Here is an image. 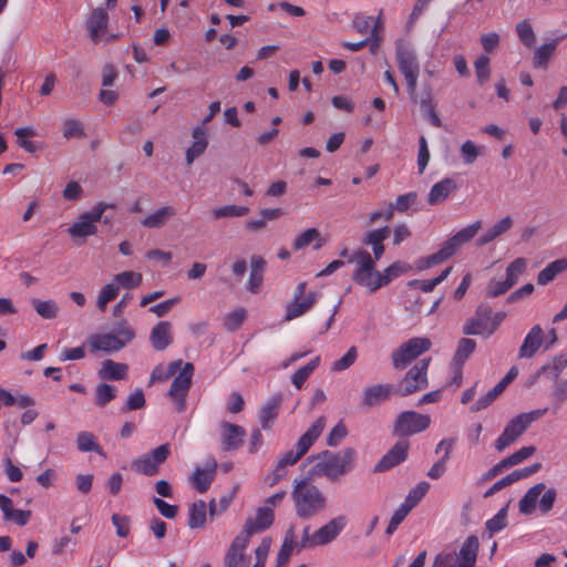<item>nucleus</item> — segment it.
Here are the masks:
<instances>
[{"instance_id":"f257e3e1","label":"nucleus","mask_w":567,"mask_h":567,"mask_svg":"<svg viewBox=\"0 0 567 567\" xmlns=\"http://www.w3.org/2000/svg\"><path fill=\"white\" fill-rule=\"evenodd\" d=\"M354 457L355 450L347 447L338 453L323 451L317 455L309 456L306 462L311 464L309 468L311 476H326L331 481H336L352 470Z\"/></svg>"},{"instance_id":"f03ea898","label":"nucleus","mask_w":567,"mask_h":567,"mask_svg":"<svg viewBox=\"0 0 567 567\" xmlns=\"http://www.w3.org/2000/svg\"><path fill=\"white\" fill-rule=\"evenodd\" d=\"M291 498L297 516L302 519H310L327 507L324 494L307 478L295 481Z\"/></svg>"},{"instance_id":"7ed1b4c3","label":"nucleus","mask_w":567,"mask_h":567,"mask_svg":"<svg viewBox=\"0 0 567 567\" xmlns=\"http://www.w3.org/2000/svg\"><path fill=\"white\" fill-rule=\"evenodd\" d=\"M134 338L135 331L133 328L126 321H122L114 332L93 334L87 342L91 352L103 351L110 353L122 350Z\"/></svg>"},{"instance_id":"20e7f679","label":"nucleus","mask_w":567,"mask_h":567,"mask_svg":"<svg viewBox=\"0 0 567 567\" xmlns=\"http://www.w3.org/2000/svg\"><path fill=\"white\" fill-rule=\"evenodd\" d=\"M547 408L537 409L526 413H520L513 417L507 422L504 431L495 441V449L498 452L504 451L507 446L513 444L533 422L542 419L547 413Z\"/></svg>"},{"instance_id":"39448f33","label":"nucleus","mask_w":567,"mask_h":567,"mask_svg":"<svg viewBox=\"0 0 567 567\" xmlns=\"http://www.w3.org/2000/svg\"><path fill=\"white\" fill-rule=\"evenodd\" d=\"M395 58L398 68L406 80L411 100L416 101V83L420 74V64L415 51L404 41L399 40L395 44Z\"/></svg>"},{"instance_id":"423d86ee","label":"nucleus","mask_w":567,"mask_h":567,"mask_svg":"<svg viewBox=\"0 0 567 567\" xmlns=\"http://www.w3.org/2000/svg\"><path fill=\"white\" fill-rule=\"evenodd\" d=\"M326 425L323 416L318 417L308 431L300 436L296 444V451H289L284 454L277 465L282 470H287V466L296 464L311 447L315 441L320 436Z\"/></svg>"},{"instance_id":"0eeeda50","label":"nucleus","mask_w":567,"mask_h":567,"mask_svg":"<svg viewBox=\"0 0 567 567\" xmlns=\"http://www.w3.org/2000/svg\"><path fill=\"white\" fill-rule=\"evenodd\" d=\"M113 204L97 203L90 212L82 213L78 220L68 229L72 238H86L97 234L96 223L102 220L107 208H114Z\"/></svg>"},{"instance_id":"6e6552de","label":"nucleus","mask_w":567,"mask_h":567,"mask_svg":"<svg viewBox=\"0 0 567 567\" xmlns=\"http://www.w3.org/2000/svg\"><path fill=\"white\" fill-rule=\"evenodd\" d=\"M432 342L429 338L416 337L402 343L391 354L392 365L395 370L405 369L413 360L429 351Z\"/></svg>"},{"instance_id":"1a4fd4ad","label":"nucleus","mask_w":567,"mask_h":567,"mask_svg":"<svg viewBox=\"0 0 567 567\" xmlns=\"http://www.w3.org/2000/svg\"><path fill=\"white\" fill-rule=\"evenodd\" d=\"M169 455V444H162L151 452L133 460L131 463V468L132 471L146 476L156 475L158 473L159 466L168 458Z\"/></svg>"},{"instance_id":"9d476101","label":"nucleus","mask_w":567,"mask_h":567,"mask_svg":"<svg viewBox=\"0 0 567 567\" xmlns=\"http://www.w3.org/2000/svg\"><path fill=\"white\" fill-rule=\"evenodd\" d=\"M430 362V358L422 359L405 373L396 390L401 396H408L427 386V369Z\"/></svg>"},{"instance_id":"9b49d317","label":"nucleus","mask_w":567,"mask_h":567,"mask_svg":"<svg viewBox=\"0 0 567 567\" xmlns=\"http://www.w3.org/2000/svg\"><path fill=\"white\" fill-rule=\"evenodd\" d=\"M431 423L430 415L414 411L401 412L394 423L395 435L409 436L425 431Z\"/></svg>"},{"instance_id":"f8f14e48","label":"nucleus","mask_w":567,"mask_h":567,"mask_svg":"<svg viewBox=\"0 0 567 567\" xmlns=\"http://www.w3.org/2000/svg\"><path fill=\"white\" fill-rule=\"evenodd\" d=\"M193 374V363L186 362L171 384L168 395L174 400L177 412H184L186 409L185 399L192 385Z\"/></svg>"},{"instance_id":"ddd939ff","label":"nucleus","mask_w":567,"mask_h":567,"mask_svg":"<svg viewBox=\"0 0 567 567\" xmlns=\"http://www.w3.org/2000/svg\"><path fill=\"white\" fill-rule=\"evenodd\" d=\"M491 315L492 308L488 305H480L475 311V316L468 319L463 326V333L466 336L489 337Z\"/></svg>"},{"instance_id":"4468645a","label":"nucleus","mask_w":567,"mask_h":567,"mask_svg":"<svg viewBox=\"0 0 567 567\" xmlns=\"http://www.w3.org/2000/svg\"><path fill=\"white\" fill-rule=\"evenodd\" d=\"M409 442L406 440L398 441L382 458L374 465V473L386 472L404 462L408 457Z\"/></svg>"},{"instance_id":"2eb2a0df","label":"nucleus","mask_w":567,"mask_h":567,"mask_svg":"<svg viewBox=\"0 0 567 567\" xmlns=\"http://www.w3.org/2000/svg\"><path fill=\"white\" fill-rule=\"evenodd\" d=\"M395 392L392 384L378 383L363 389L361 393L360 406L363 409H371L381 404L390 399L392 393Z\"/></svg>"},{"instance_id":"dca6fc26","label":"nucleus","mask_w":567,"mask_h":567,"mask_svg":"<svg viewBox=\"0 0 567 567\" xmlns=\"http://www.w3.org/2000/svg\"><path fill=\"white\" fill-rule=\"evenodd\" d=\"M482 228V220H476L475 223L462 228L452 237H450L446 241L443 243L442 248L451 258L455 255L458 249L470 240H472L478 230Z\"/></svg>"},{"instance_id":"f3484780","label":"nucleus","mask_w":567,"mask_h":567,"mask_svg":"<svg viewBox=\"0 0 567 567\" xmlns=\"http://www.w3.org/2000/svg\"><path fill=\"white\" fill-rule=\"evenodd\" d=\"M274 523V511L269 506L259 507L256 512V517H249L246 519L241 535H246L250 540V537L255 533H260L267 529Z\"/></svg>"},{"instance_id":"a211bd4d","label":"nucleus","mask_w":567,"mask_h":567,"mask_svg":"<svg viewBox=\"0 0 567 567\" xmlns=\"http://www.w3.org/2000/svg\"><path fill=\"white\" fill-rule=\"evenodd\" d=\"M221 446L224 451H236L238 450L246 436V430L237 424L229 422H221Z\"/></svg>"},{"instance_id":"6ab92c4d","label":"nucleus","mask_w":567,"mask_h":567,"mask_svg":"<svg viewBox=\"0 0 567 567\" xmlns=\"http://www.w3.org/2000/svg\"><path fill=\"white\" fill-rule=\"evenodd\" d=\"M346 525L347 517L339 515L321 526L316 530L318 546H324L332 543L340 535Z\"/></svg>"},{"instance_id":"aec40b11","label":"nucleus","mask_w":567,"mask_h":567,"mask_svg":"<svg viewBox=\"0 0 567 567\" xmlns=\"http://www.w3.org/2000/svg\"><path fill=\"white\" fill-rule=\"evenodd\" d=\"M249 544L246 535L240 533L233 540L224 558V567H241L245 564V549Z\"/></svg>"},{"instance_id":"412c9836","label":"nucleus","mask_w":567,"mask_h":567,"mask_svg":"<svg viewBox=\"0 0 567 567\" xmlns=\"http://www.w3.org/2000/svg\"><path fill=\"white\" fill-rule=\"evenodd\" d=\"M150 342L156 351H164L173 342L172 323L159 321L151 330Z\"/></svg>"},{"instance_id":"4be33fe9","label":"nucleus","mask_w":567,"mask_h":567,"mask_svg":"<svg viewBox=\"0 0 567 567\" xmlns=\"http://www.w3.org/2000/svg\"><path fill=\"white\" fill-rule=\"evenodd\" d=\"M478 547L480 542L477 536H468L456 555V567H475Z\"/></svg>"},{"instance_id":"5701e85b","label":"nucleus","mask_w":567,"mask_h":567,"mask_svg":"<svg viewBox=\"0 0 567 567\" xmlns=\"http://www.w3.org/2000/svg\"><path fill=\"white\" fill-rule=\"evenodd\" d=\"M109 22V14L103 8H95L90 13L86 20V28L90 38L93 42L97 43L101 35L105 32Z\"/></svg>"},{"instance_id":"b1692460","label":"nucleus","mask_w":567,"mask_h":567,"mask_svg":"<svg viewBox=\"0 0 567 567\" xmlns=\"http://www.w3.org/2000/svg\"><path fill=\"white\" fill-rule=\"evenodd\" d=\"M352 280L370 292H375L381 287H384L381 272L375 268L355 269L352 275Z\"/></svg>"},{"instance_id":"393cba45","label":"nucleus","mask_w":567,"mask_h":567,"mask_svg":"<svg viewBox=\"0 0 567 567\" xmlns=\"http://www.w3.org/2000/svg\"><path fill=\"white\" fill-rule=\"evenodd\" d=\"M217 462L210 457L204 468L197 467L192 476V481L199 493H205L213 483L217 470Z\"/></svg>"},{"instance_id":"a878e982","label":"nucleus","mask_w":567,"mask_h":567,"mask_svg":"<svg viewBox=\"0 0 567 567\" xmlns=\"http://www.w3.org/2000/svg\"><path fill=\"white\" fill-rule=\"evenodd\" d=\"M543 343V329L539 324L534 326L525 337L519 348V358H533Z\"/></svg>"},{"instance_id":"bb28decb","label":"nucleus","mask_w":567,"mask_h":567,"mask_svg":"<svg viewBox=\"0 0 567 567\" xmlns=\"http://www.w3.org/2000/svg\"><path fill=\"white\" fill-rule=\"evenodd\" d=\"M390 228L384 226L379 229H373L368 231L363 237V244L367 246H371L373 256L375 260H379L384 254V245L383 241L390 236Z\"/></svg>"},{"instance_id":"cd10ccee","label":"nucleus","mask_w":567,"mask_h":567,"mask_svg":"<svg viewBox=\"0 0 567 567\" xmlns=\"http://www.w3.org/2000/svg\"><path fill=\"white\" fill-rule=\"evenodd\" d=\"M192 136L195 140L190 147L186 151V163L190 165L196 158L205 153L208 141L206 137V130L202 126H197L193 130Z\"/></svg>"},{"instance_id":"c85d7f7f","label":"nucleus","mask_w":567,"mask_h":567,"mask_svg":"<svg viewBox=\"0 0 567 567\" xmlns=\"http://www.w3.org/2000/svg\"><path fill=\"white\" fill-rule=\"evenodd\" d=\"M456 189V183L454 179L446 177L437 183H435L427 197V203L432 206L439 205L443 203L450 194Z\"/></svg>"},{"instance_id":"c756f323","label":"nucleus","mask_w":567,"mask_h":567,"mask_svg":"<svg viewBox=\"0 0 567 567\" xmlns=\"http://www.w3.org/2000/svg\"><path fill=\"white\" fill-rule=\"evenodd\" d=\"M175 215L176 209L173 206H163L145 216L141 220V225L146 228H161Z\"/></svg>"},{"instance_id":"7c9ffc66","label":"nucleus","mask_w":567,"mask_h":567,"mask_svg":"<svg viewBox=\"0 0 567 567\" xmlns=\"http://www.w3.org/2000/svg\"><path fill=\"white\" fill-rule=\"evenodd\" d=\"M266 267V261L260 256H252L250 259V274H249V280L247 284V289L252 292L257 293L264 281V271Z\"/></svg>"},{"instance_id":"2f4dec72","label":"nucleus","mask_w":567,"mask_h":567,"mask_svg":"<svg viewBox=\"0 0 567 567\" xmlns=\"http://www.w3.org/2000/svg\"><path fill=\"white\" fill-rule=\"evenodd\" d=\"M281 404V395H274L259 411V420L264 430H269L276 421Z\"/></svg>"},{"instance_id":"473e14b6","label":"nucleus","mask_w":567,"mask_h":567,"mask_svg":"<svg viewBox=\"0 0 567 567\" xmlns=\"http://www.w3.org/2000/svg\"><path fill=\"white\" fill-rule=\"evenodd\" d=\"M544 483H537L525 493L518 503L519 513L530 515L535 512L539 496L545 491Z\"/></svg>"},{"instance_id":"72a5a7b5","label":"nucleus","mask_w":567,"mask_h":567,"mask_svg":"<svg viewBox=\"0 0 567 567\" xmlns=\"http://www.w3.org/2000/svg\"><path fill=\"white\" fill-rule=\"evenodd\" d=\"M127 364L107 359L102 363L99 375L104 380H124L127 378Z\"/></svg>"},{"instance_id":"f704fd0d","label":"nucleus","mask_w":567,"mask_h":567,"mask_svg":"<svg viewBox=\"0 0 567 567\" xmlns=\"http://www.w3.org/2000/svg\"><path fill=\"white\" fill-rule=\"evenodd\" d=\"M513 226V219L511 216H505L499 221L494 224L491 228H488L478 239L477 246H485L488 243L495 240L507 230H509Z\"/></svg>"},{"instance_id":"c9c22d12","label":"nucleus","mask_w":567,"mask_h":567,"mask_svg":"<svg viewBox=\"0 0 567 567\" xmlns=\"http://www.w3.org/2000/svg\"><path fill=\"white\" fill-rule=\"evenodd\" d=\"M567 270V258H560L548 264L538 272L537 284L545 286L553 281L555 277Z\"/></svg>"},{"instance_id":"e433bc0d","label":"nucleus","mask_w":567,"mask_h":567,"mask_svg":"<svg viewBox=\"0 0 567 567\" xmlns=\"http://www.w3.org/2000/svg\"><path fill=\"white\" fill-rule=\"evenodd\" d=\"M313 241H316L315 249L321 248L324 244V239L317 228H308L293 240L292 247L295 250H301Z\"/></svg>"},{"instance_id":"4c0bfd02","label":"nucleus","mask_w":567,"mask_h":567,"mask_svg":"<svg viewBox=\"0 0 567 567\" xmlns=\"http://www.w3.org/2000/svg\"><path fill=\"white\" fill-rule=\"evenodd\" d=\"M207 505L199 499L194 502L189 507L188 527L192 529L203 527L206 523Z\"/></svg>"},{"instance_id":"58836bf2","label":"nucleus","mask_w":567,"mask_h":567,"mask_svg":"<svg viewBox=\"0 0 567 567\" xmlns=\"http://www.w3.org/2000/svg\"><path fill=\"white\" fill-rule=\"evenodd\" d=\"M76 446L79 451L86 452H95L96 454L105 457V453L101 445L96 443L95 436L87 431H82L76 435Z\"/></svg>"},{"instance_id":"ea45409f","label":"nucleus","mask_w":567,"mask_h":567,"mask_svg":"<svg viewBox=\"0 0 567 567\" xmlns=\"http://www.w3.org/2000/svg\"><path fill=\"white\" fill-rule=\"evenodd\" d=\"M564 37H560L556 40H553L549 43H545L540 45L538 49H536L533 58V65L535 68H547V63L549 59L551 58L558 41L563 39Z\"/></svg>"},{"instance_id":"a19ab883","label":"nucleus","mask_w":567,"mask_h":567,"mask_svg":"<svg viewBox=\"0 0 567 567\" xmlns=\"http://www.w3.org/2000/svg\"><path fill=\"white\" fill-rule=\"evenodd\" d=\"M416 200V193H408L404 195H400L396 197L395 203L391 204L384 214V219L386 221L393 218L394 210L400 213H404L409 209L411 205H413Z\"/></svg>"},{"instance_id":"79ce46f5","label":"nucleus","mask_w":567,"mask_h":567,"mask_svg":"<svg viewBox=\"0 0 567 567\" xmlns=\"http://www.w3.org/2000/svg\"><path fill=\"white\" fill-rule=\"evenodd\" d=\"M295 548V529L290 527L286 535L281 548L277 555V561L275 567H285L288 563L290 555Z\"/></svg>"},{"instance_id":"37998d69","label":"nucleus","mask_w":567,"mask_h":567,"mask_svg":"<svg viewBox=\"0 0 567 567\" xmlns=\"http://www.w3.org/2000/svg\"><path fill=\"white\" fill-rule=\"evenodd\" d=\"M475 348V340L462 338L457 343V349L453 358L454 364H456L457 367H462L468 359V357L474 352Z\"/></svg>"},{"instance_id":"c03bdc74","label":"nucleus","mask_w":567,"mask_h":567,"mask_svg":"<svg viewBox=\"0 0 567 567\" xmlns=\"http://www.w3.org/2000/svg\"><path fill=\"white\" fill-rule=\"evenodd\" d=\"M31 302L35 312L43 319H54L58 317L60 308L55 301L34 298Z\"/></svg>"},{"instance_id":"a18cd8bd","label":"nucleus","mask_w":567,"mask_h":567,"mask_svg":"<svg viewBox=\"0 0 567 567\" xmlns=\"http://www.w3.org/2000/svg\"><path fill=\"white\" fill-rule=\"evenodd\" d=\"M320 362V357H316L309 361L306 365L299 368L292 375L291 382L297 389H301L306 380L317 369Z\"/></svg>"},{"instance_id":"49530a36","label":"nucleus","mask_w":567,"mask_h":567,"mask_svg":"<svg viewBox=\"0 0 567 567\" xmlns=\"http://www.w3.org/2000/svg\"><path fill=\"white\" fill-rule=\"evenodd\" d=\"M527 269V261L525 258L519 257L512 261L506 268V278L508 285L515 286L518 281V277L523 275Z\"/></svg>"},{"instance_id":"de8ad7c7","label":"nucleus","mask_w":567,"mask_h":567,"mask_svg":"<svg viewBox=\"0 0 567 567\" xmlns=\"http://www.w3.org/2000/svg\"><path fill=\"white\" fill-rule=\"evenodd\" d=\"M430 488V484L427 482H420L415 487H413L408 496L405 497V501L401 506L409 508L411 512L412 508H414L417 503L425 496Z\"/></svg>"},{"instance_id":"09e8293b","label":"nucleus","mask_w":567,"mask_h":567,"mask_svg":"<svg viewBox=\"0 0 567 567\" xmlns=\"http://www.w3.org/2000/svg\"><path fill=\"white\" fill-rule=\"evenodd\" d=\"M143 280V276L140 272L123 271L114 276L113 281L117 287L132 289L138 287Z\"/></svg>"},{"instance_id":"8fccbe9b","label":"nucleus","mask_w":567,"mask_h":567,"mask_svg":"<svg viewBox=\"0 0 567 567\" xmlns=\"http://www.w3.org/2000/svg\"><path fill=\"white\" fill-rule=\"evenodd\" d=\"M17 136V144L29 153H34L37 147L33 142L29 141V137L35 136V131L30 126L18 127L14 130Z\"/></svg>"},{"instance_id":"3c124183","label":"nucleus","mask_w":567,"mask_h":567,"mask_svg":"<svg viewBox=\"0 0 567 567\" xmlns=\"http://www.w3.org/2000/svg\"><path fill=\"white\" fill-rule=\"evenodd\" d=\"M505 390L503 384L497 383L492 390H489L485 395L481 396L471 408L472 412H478L488 408L498 395Z\"/></svg>"},{"instance_id":"603ef678","label":"nucleus","mask_w":567,"mask_h":567,"mask_svg":"<svg viewBox=\"0 0 567 567\" xmlns=\"http://www.w3.org/2000/svg\"><path fill=\"white\" fill-rule=\"evenodd\" d=\"M249 208L246 206L226 205L212 210V215L215 219L241 217L247 215Z\"/></svg>"},{"instance_id":"864d4df0","label":"nucleus","mask_w":567,"mask_h":567,"mask_svg":"<svg viewBox=\"0 0 567 567\" xmlns=\"http://www.w3.org/2000/svg\"><path fill=\"white\" fill-rule=\"evenodd\" d=\"M182 363V360L173 361L167 369H164L161 364L156 365L151 373V382L168 380L177 372Z\"/></svg>"},{"instance_id":"5fc2aeb1","label":"nucleus","mask_w":567,"mask_h":567,"mask_svg":"<svg viewBox=\"0 0 567 567\" xmlns=\"http://www.w3.org/2000/svg\"><path fill=\"white\" fill-rule=\"evenodd\" d=\"M116 398V389L107 383H101L95 390V404L105 406Z\"/></svg>"},{"instance_id":"6e6d98bb","label":"nucleus","mask_w":567,"mask_h":567,"mask_svg":"<svg viewBox=\"0 0 567 567\" xmlns=\"http://www.w3.org/2000/svg\"><path fill=\"white\" fill-rule=\"evenodd\" d=\"M117 295L118 287L114 281L103 286L97 298V308L101 311H104L106 309L107 303L114 300L117 297Z\"/></svg>"},{"instance_id":"4d7b16f0","label":"nucleus","mask_w":567,"mask_h":567,"mask_svg":"<svg viewBox=\"0 0 567 567\" xmlns=\"http://www.w3.org/2000/svg\"><path fill=\"white\" fill-rule=\"evenodd\" d=\"M410 268L411 267L404 261H395L383 270V272H381L383 285L386 286L393 279L410 270Z\"/></svg>"},{"instance_id":"13d9d810","label":"nucleus","mask_w":567,"mask_h":567,"mask_svg":"<svg viewBox=\"0 0 567 567\" xmlns=\"http://www.w3.org/2000/svg\"><path fill=\"white\" fill-rule=\"evenodd\" d=\"M507 509L508 504L498 511V513L486 522V528L489 532V537L493 534L504 529L507 525Z\"/></svg>"},{"instance_id":"bf43d9fd","label":"nucleus","mask_w":567,"mask_h":567,"mask_svg":"<svg viewBox=\"0 0 567 567\" xmlns=\"http://www.w3.org/2000/svg\"><path fill=\"white\" fill-rule=\"evenodd\" d=\"M63 137L70 138H83L85 137V131L83 124L75 118H68L63 122Z\"/></svg>"},{"instance_id":"052dcab7","label":"nucleus","mask_w":567,"mask_h":567,"mask_svg":"<svg viewBox=\"0 0 567 567\" xmlns=\"http://www.w3.org/2000/svg\"><path fill=\"white\" fill-rule=\"evenodd\" d=\"M516 32L518 34L519 41L524 45L530 48L535 44L536 35L528 20H523L519 23H517Z\"/></svg>"},{"instance_id":"680f3d73","label":"nucleus","mask_w":567,"mask_h":567,"mask_svg":"<svg viewBox=\"0 0 567 567\" xmlns=\"http://www.w3.org/2000/svg\"><path fill=\"white\" fill-rule=\"evenodd\" d=\"M349 262H357L358 267L357 269H367V268H375V260L374 256L372 257L371 254L364 249H359L354 254L350 255Z\"/></svg>"},{"instance_id":"e2e57ef3","label":"nucleus","mask_w":567,"mask_h":567,"mask_svg":"<svg viewBox=\"0 0 567 567\" xmlns=\"http://www.w3.org/2000/svg\"><path fill=\"white\" fill-rule=\"evenodd\" d=\"M536 452V447L534 445L523 446L515 453L503 460V465H507V467L515 466L522 463L524 460L528 458Z\"/></svg>"},{"instance_id":"0e129e2a","label":"nucleus","mask_w":567,"mask_h":567,"mask_svg":"<svg viewBox=\"0 0 567 567\" xmlns=\"http://www.w3.org/2000/svg\"><path fill=\"white\" fill-rule=\"evenodd\" d=\"M474 66L477 81L482 85L488 80L491 75L489 58L487 55L478 56L474 63Z\"/></svg>"},{"instance_id":"69168bd1","label":"nucleus","mask_w":567,"mask_h":567,"mask_svg":"<svg viewBox=\"0 0 567 567\" xmlns=\"http://www.w3.org/2000/svg\"><path fill=\"white\" fill-rule=\"evenodd\" d=\"M358 351L355 347H351L348 352L340 358L339 360H336L332 363V371L340 372L349 369L357 360Z\"/></svg>"},{"instance_id":"338daca9","label":"nucleus","mask_w":567,"mask_h":567,"mask_svg":"<svg viewBox=\"0 0 567 567\" xmlns=\"http://www.w3.org/2000/svg\"><path fill=\"white\" fill-rule=\"evenodd\" d=\"M450 257L449 255L445 252V250L441 247L440 250H437L436 252L430 255V256H426L424 258H421L419 260V268L420 269H427V268H431L435 265H439V264H442L443 261L447 260Z\"/></svg>"},{"instance_id":"774afa93","label":"nucleus","mask_w":567,"mask_h":567,"mask_svg":"<svg viewBox=\"0 0 567 567\" xmlns=\"http://www.w3.org/2000/svg\"><path fill=\"white\" fill-rule=\"evenodd\" d=\"M308 307L303 303L301 299H292V301L287 306V312L285 316L286 321H290L296 319L308 311Z\"/></svg>"}]
</instances>
